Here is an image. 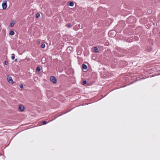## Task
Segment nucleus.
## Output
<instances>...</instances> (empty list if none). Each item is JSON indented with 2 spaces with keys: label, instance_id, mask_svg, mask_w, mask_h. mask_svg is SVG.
Returning <instances> with one entry per match:
<instances>
[{
  "label": "nucleus",
  "instance_id": "18",
  "mask_svg": "<svg viewBox=\"0 0 160 160\" xmlns=\"http://www.w3.org/2000/svg\"><path fill=\"white\" fill-rule=\"evenodd\" d=\"M8 62L7 61H4V64L5 65H7L8 64Z\"/></svg>",
  "mask_w": 160,
  "mask_h": 160
},
{
  "label": "nucleus",
  "instance_id": "11",
  "mask_svg": "<svg viewBox=\"0 0 160 160\" xmlns=\"http://www.w3.org/2000/svg\"><path fill=\"white\" fill-rule=\"evenodd\" d=\"M151 50V48L150 47H148L146 49V50L147 51L149 52Z\"/></svg>",
  "mask_w": 160,
  "mask_h": 160
},
{
  "label": "nucleus",
  "instance_id": "10",
  "mask_svg": "<svg viewBox=\"0 0 160 160\" xmlns=\"http://www.w3.org/2000/svg\"><path fill=\"white\" fill-rule=\"evenodd\" d=\"M94 51L95 52H99L98 49L97 47H94Z\"/></svg>",
  "mask_w": 160,
  "mask_h": 160
},
{
  "label": "nucleus",
  "instance_id": "7",
  "mask_svg": "<svg viewBox=\"0 0 160 160\" xmlns=\"http://www.w3.org/2000/svg\"><path fill=\"white\" fill-rule=\"evenodd\" d=\"M18 108L19 110L22 112L24 110V107L22 105H20L19 106Z\"/></svg>",
  "mask_w": 160,
  "mask_h": 160
},
{
  "label": "nucleus",
  "instance_id": "9",
  "mask_svg": "<svg viewBox=\"0 0 160 160\" xmlns=\"http://www.w3.org/2000/svg\"><path fill=\"white\" fill-rule=\"evenodd\" d=\"M82 67L83 69H87L88 68V67L86 65L84 64H82Z\"/></svg>",
  "mask_w": 160,
  "mask_h": 160
},
{
  "label": "nucleus",
  "instance_id": "3",
  "mask_svg": "<svg viewBox=\"0 0 160 160\" xmlns=\"http://www.w3.org/2000/svg\"><path fill=\"white\" fill-rule=\"evenodd\" d=\"M50 80L53 83L55 84L57 82V79L54 76H52L50 78Z\"/></svg>",
  "mask_w": 160,
  "mask_h": 160
},
{
  "label": "nucleus",
  "instance_id": "17",
  "mask_svg": "<svg viewBox=\"0 0 160 160\" xmlns=\"http://www.w3.org/2000/svg\"><path fill=\"white\" fill-rule=\"evenodd\" d=\"M45 47V44L44 43H43L41 45V47L42 48H44Z\"/></svg>",
  "mask_w": 160,
  "mask_h": 160
},
{
  "label": "nucleus",
  "instance_id": "20",
  "mask_svg": "<svg viewBox=\"0 0 160 160\" xmlns=\"http://www.w3.org/2000/svg\"><path fill=\"white\" fill-rule=\"evenodd\" d=\"M13 56H12L11 57V58L12 60H13L15 58V57H14V54H12Z\"/></svg>",
  "mask_w": 160,
  "mask_h": 160
},
{
  "label": "nucleus",
  "instance_id": "6",
  "mask_svg": "<svg viewBox=\"0 0 160 160\" xmlns=\"http://www.w3.org/2000/svg\"><path fill=\"white\" fill-rule=\"evenodd\" d=\"M7 80L9 83H11L12 84L13 83V82L11 76H8L7 78Z\"/></svg>",
  "mask_w": 160,
  "mask_h": 160
},
{
  "label": "nucleus",
  "instance_id": "1",
  "mask_svg": "<svg viewBox=\"0 0 160 160\" xmlns=\"http://www.w3.org/2000/svg\"><path fill=\"white\" fill-rule=\"evenodd\" d=\"M116 33L114 30H111L108 32V34L109 36L111 37H114L116 35Z\"/></svg>",
  "mask_w": 160,
  "mask_h": 160
},
{
  "label": "nucleus",
  "instance_id": "22",
  "mask_svg": "<svg viewBox=\"0 0 160 160\" xmlns=\"http://www.w3.org/2000/svg\"><path fill=\"white\" fill-rule=\"evenodd\" d=\"M19 86L21 88H23V85H22V84H20L19 85Z\"/></svg>",
  "mask_w": 160,
  "mask_h": 160
},
{
  "label": "nucleus",
  "instance_id": "2",
  "mask_svg": "<svg viewBox=\"0 0 160 160\" xmlns=\"http://www.w3.org/2000/svg\"><path fill=\"white\" fill-rule=\"evenodd\" d=\"M124 40L128 42H131L133 41V38L132 37L126 38H125Z\"/></svg>",
  "mask_w": 160,
  "mask_h": 160
},
{
  "label": "nucleus",
  "instance_id": "24",
  "mask_svg": "<svg viewBox=\"0 0 160 160\" xmlns=\"http://www.w3.org/2000/svg\"><path fill=\"white\" fill-rule=\"evenodd\" d=\"M17 59H16L15 60V62H17Z\"/></svg>",
  "mask_w": 160,
  "mask_h": 160
},
{
  "label": "nucleus",
  "instance_id": "21",
  "mask_svg": "<svg viewBox=\"0 0 160 160\" xmlns=\"http://www.w3.org/2000/svg\"><path fill=\"white\" fill-rule=\"evenodd\" d=\"M40 17V14L38 13H37V14H36V17L37 18H38L39 17Z\"/></svg>",
  "mask_w": 160,
  "mask_h": 160
},
{
  "label": "nucleus",
  "instance_id": "16",
  "mask_svg": "<svg viewBox=\"0 0 160 160\" xmlns=\"http://www.w3.org/2000/svg\"><path fill=\"white\" fill-rule=\"evenodd\" d=\"M36 70H37V71L39 72L41 70V68H40V67H37Z\"/></svg>",
  "mask_w": 160,
  "mask_h": 160
},
{
  "label": "nucleus",
  "instance_id": "4",
  "mask_svg": "<svg viewBox=\"0 0 160 160\" xmlns=\"http://www.w3.org/2000/svg\"><path fill=\"white\" fill-rule=\"evenodd\" d=\"M127 21L129 23H132L134 21V17H130L127 19Z\"/></svg>",
  "mask_w": 160,
  "mask_h": 160
},
{
  "label": "nucleus",
  "instance_id": "23",
  "mask_svg": "<svg viewBox=\"0 0 160 160\" xmlns=\"http://www.w3.org/2000/svg\"><path fill=\"white\" fill-rule=\"evenodd\" d=\"M86 83H87L86 81L85 80L83 82L82 84L83 85H84V84H86Z\"/></svg>",
  "mask_w": 160,
  "mask_h": 160
},
{
  "label": "nucleus",
  "instance_id": "5",
  "mask_svg": "<svg viewBox=\"0 0 160 160\" xmlns=\"http://www.w3.org/2000/svg\"><path fill=\"white\" fill-rule=\"evenodd\" d=\"M2 8L4 9H5L7 7V1L5 0L4 1L2 4Z\"/></svg>",
  "mask_w": 160,
  "mask_h": 160
},
{
  "label": "nucleus",
  "instance_id": "14",
  "mask_svg": "<svg viewBox=\"0 0 160 160\" xmlns=\"http://www.w3.org/2000/svg\"><path fill=\"white\" fill-rule=\"evenodd\" d=\"M14 34V32L13 31H11L9 33V35H13Z\"/></svg>",
  "mask_w": 160,
  "mask_h": 160
},
{
  "label": "nucleus",
  "instance_id": "8",
  "mask_svg": "<svg viewBox=\"0 0 160 160\" xmlns=\"http://www.w3.org/2000/svg\"><path fill=\"white\" fill-rule=\"evenodd\" d=\"M72 48L71 47H68L67 48V51L68 52V53H70L71 52V51L72 50Z\"/></svg>",
  "mask_w": 160,
  "mask_h": 160
},
{
  "label": "nucleus",
  "instance_id": "12",
  "mask_svg": "<svg viewBox=\"0 0 160 160\" xmlns=\"http://www.w3.org/2000/svg\"><path fill=\"white\" fill-rule=\"evenodd\" d=\"M68 5L70 6H73L74 5V3L73 2H71L68 4Z\"/></svg>",
  "mask_w": 160,
  "mask_h": 160
},
{
  "label": "nucleus",
  "instance_id": "13",
  "mask_svg": "<svg viewBox=\"0 0 160 160\" xmlns=\"http://www.w3.org/2000/svg\"><path fill=\"white\" fill-rule=\"evenodd\" d=\"M66 26L68 28H70L71 27L72 25L70 23H68L67 24V25H66Z\"/></svg>",
  "mask_w": 160,
  "mask_h": 160
},
{
  "label": "nucleus",
  "instance_id": "19",
  "mask_svg": "<svg viewBox=\"0 0 160 160\" xmlns=\"http://www.w3.org/2000/svg\"><path fill=\"white\" fill-rule=\"evenodd\" d=\"M42 123L43 125H45L47 123V122L45 121H42Z\"/></svg>",
  "mask_w": 160,
  "mask_h": 160
},
{
  "label": "nucleus",
  "instance_id": "15",
  "mask_svg": "<svg viewBox=\"0 0 160 160\" xmlns=\"http://www.w3.org/2000/svg\"><path fill=\"white\" fill-rule=\"evenodd\" d=\"M14 24H15V23L14 22H11V23H10V26L11 27H13L14 26Z\"/></svg>",
  "mask_w": 160,
  "mask_h": 160
}]
</instances>
